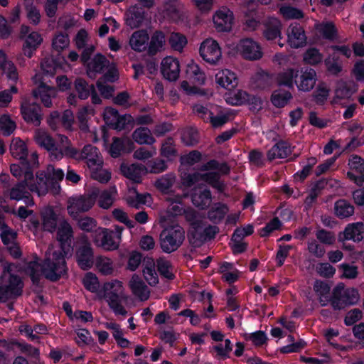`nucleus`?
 I'll use <instances>...</instances> for the list:
<instances>
[{"label":"nucleus","mask_w":364,"mask_h":364,"mask_svg":"<svg viewBox=\"0 0 364 364\" xmlns=\"http://www.w3.org/2000/svg\"><path fill=\"white\" fill-rule=\"evenodd\" d=\"M72 237L71 226L68 222L62 221L57 231V239L60 247H49L43 265L37 260L28 264L26 272L30 275L33 283L36 282L41 275L50 280H56L65 273V257L72 252Z\"/></svg>","instance_id":"obj_1"},{"label":"nucleus","mask_w":364,"mask_h":364,"mask_svg":"<svg viewBox=\"0 0 364 364\" xmlns=\"http://www.w3.org/2000/svg\"><path fill=\"white\" fill-rule=\"evenodd\" d=\"M34 141L38 146L48 152L51 160L59 161L64 156L77 157V150L65 135L58 134L54 139L46 130L37 129L34 134Z\"/></svg>","instance_id":"obj_2"},{"label":"nucleus","mask_w":364,"mask_h":364,"mask_svg":"<svg viewBox=\"0 0 364 364\" xmlns=\"http://www.w3.org/2000/svg\"><path fill=\"white\" fill-rule=\"evenodd\" d=\"M98 298L107 302L114 315L122 316L127 315V303L129 296L124 293L122 282L112 279L105 282L98 291Z\"/></svg>","instance_id":"obj_3"},{"label":"nucleus","mask_w":364,"mask_h":364,"mask_svg":"<svg viewBox=\"0 0 364 364\" xmlns=\"http://www.w3.org/2000/svg\"><path fill=\"white\" fill-rule=\"evenodd\" d=\"M202 171L206 172L182 174L181 181L183 185L191 187L196 183L205 181L213 187L222 190L223 184L219 181V174L228 173L230 168L225 163L220 164L215 160H212L203 166Z\"/></svg>","instance_id":"obj_4"},{"label":"nucleus","mask_w":364,"mask_h":364,"mask_svg":"<svg viewBox=\"0 0 364 364\" xmlns=\"http://www.w3.org/2000/svg\"><path fill=\"white\" fill-rule=\"evenodd\" d=\"M10 170L14 177L21 179L31 192L36 193L38 196H43L48 193V185L43 180V173H37L34 176L32 171L25 163L21 165L12 164Z\"/></svg>","instance_id":"obj_5"},{"label":"nucleus","mask_w":364,"mask_h":364,"mask_svg":"<svg viewBox=\"0 0 364 364\" xmlns=\"http://www.w3.org/2000/svg\"><path fill=\"white\" fill-rule=\"evenodd\" d=\"M0 262L4 269L1 277L0 301H6L13 296L19 295L23 285L20 278L11 273L13 271L14 264L3 259H1Z\"/></svg>","instance_id":"obj_6"},{"label":"nucleus","mask_w":364,"mask_h":364,"mask_svg":"<svg viewBox=\"0 0 364 364\" xmlns=\"http://www.w3.org/2000/svg\"><path fill=\"white\" fill-rule=\"evenodd\" d=\"M185 239V231L178 224L164 228L160 234L161 247L164 252L170 253L176 250Z\"/></svg>","instance_id":"obj_7"},{"label":"nucleus","mask_w":364,"mask_h":364,"mask_svg":"<svg viewBox=\"0 0 364 364\" xmlns=\"http://www.w3.org/2000/svg\"><path fill=\"white\" fill-rule=\"evenodd\" d=\"M122 228L116 227L114 230L99 228L95 231V244L105 250H117L122 240Z\"/></svg>","instance_id":"obj_8"},{"label":"nucleus","mask_w":364,"mask_h":364,"mask_svg":"<svg viewBox=\"0 0 364 364\" xmlns=\"http://www.w3.org/2000/svg\"><path fill=\"white\" fill-rule=\"evenodd\" d=\"M359 299L360 294L357 289L346 288L343 284H339L333 290L331 303L334 309H342L346 306L357 304Z\"/></svg>","instance_id":"obj_9"},{"label":"nucleus","mask_w":364,"mask_h":364,"mask_svg":"<svg viewBox=\"0 0 364 364\" xmlns=\"http://www.w3.org/2000/svg\"><path fill=\"white\" fill-rule=\"evenodd\" d=\"M97 195V190L92 189L88 197L80 196L69 198L67 208L70 215L77 218L80 213L90 210L95 203Z\"/></svg>","instance_id":"obj_10"},{"label":"nucleus","mask_w":364,"mask_h":364,"mask_svg":"<svg viewBox=\"0 0 364 364\" xmlns=\"http://www.w3.org/2000/svg\"><path fill=\"white\" fill-rule=\"evenodd\" d=\"M94 50L95 47L90 46L84 50L81 56V60L87 66V73L91 78L95 77L97 73H100L104 68L109 65V61L101 54L95 55L88 61L90 55Z\"/></svg>","instance_id":"obj_11"},{"label":"nucleus","mask_w":364,"mask_h":364,"mask_svg":"<svg viewBox=\"0 0 364 364\" xmlns=\"http://www.w3.org/2000/svg\"><path fill=\"white\" fill-rule=\"evenodd\" d=\"M236 50L239 55L247 60H257L263 55L260 45L251 38L240 40L236 46Z\"/></svg>","instance_id":"obj_12"},{"label":"nucleus","mask_w":364,"mask_h":364,"mask_svg":"<svg viewBox=\"0 0 364 364\" xmlns=\"http://www.w3.org/2000/svg\"><path fill=\"white\" fill-rule=\"evenodd\" d=\"M199 52L201 58L211 65L218 64L222 58V50L218 43L211 38L201 43Z\"/></svg>","instance_id":"obj_13"},{"label":"nucleus","mask_w":364,"mask_h":364,"mask_svg":"<svg viewBox=\"0 0 364 364\" xmlns=\"http://www.w3.org/2000/svg\"><path fill=\"white\" fill-rule=\"evenodd\" d=\"M33 80L35 84L38 85V87L33 91L34 97L40 99L45 107H50L52 99L55 98L57 95L56 90L46 85L44 79L40 74H36Z\"/></svg>","instance_id":"obj_14"},{"label":"nucleus","mask_w":364,"mask_h":364,"mask_svg":"<svg viewBox=\"0 0 364 364\" xmlns=\"http://www.w3.org/2000/svg\"><path fill=\"white\" fill-rule=\"evenodd\" d=\"M317 80V74L314 69L304 68L298 70L294 83L299 91L307 92L314 87Z\"/></svg>","instance_id":"obj_15"},{"label":"nucleus","mask_w":364,"mask_h":364,"mask_svg":"<svg viewBox=\"0 0 364 364\" xmlns=\"http://www.w3.org/2000/svg\"><path fill=\"white\" fill-rule=\"evenodd\" d=\"M213 21L218 32L230 31L234 23L233 13L228 8L222 7L214 14Z\"/></svg>","instance_id":"obj_16"},{"label":"nucleus","mask_w":364,"mask_h":364,"mask_svg":"<svg viewBox=\"0 0 364 364\" xmlns=\"http://www.w3.org/2000/svg\"><path fill=\"white\" fill-rule=\"evenodd\" d=\"M186 219L193 225V228L200 234H205L208 236H214L218 232V229L215 226H203L201 216L193 208H188L184 210Z\"/></svg>","instance_id":"obj_17"},{"label":"nucleus","mask_w":364,"mask_h":364,"mask_svg":"<svg viewBox=\"0 0 364 364\" xmlns=\"http://www.w3.org/2000/svg\"><path fill=\"white\" fill-rule=\"evenodd\" d=\"M287 42L291 48L303 47L306 43V36L303 28L298 23H291L287 30Z\"/></svg>","instance_id":"obj_18"},{"label":"nucleus","mask_w":364,"mask_h":364,"mask_svg":"<svg viewBox=\"0 0 364 364\" xmlns=\"http://www.w3.org/2000/svg\"><path fill=\"white\" fill-rule=\"evenodd\" d=\"M348 165L350 171L348 172V178L357 185L364 184V161L358 156H353L349 159Z\"/></svg>","instance_id":"obj_19"},{"label":"nucleus","mask_w":364,"mask_h":364,"mask_svg":"<svg viewBox=\"0 0 364 364\" xmlns=\"http://www.w3.org/2000/svg\"><path fill=\"white\" fill-rule=\"evenodd\" d=\"M226 102L232 105H240L244 103L254 104L255 107H261L262 101L259 97L250 96L246 91L238 90L226 96Z\"/></svg>","instance_id":"obj_20"},{"label":"nucleus","mask_w":364,"mask_h":364,"mask_svg":"<svg viewBox=\"0 0 364 364\" xmlns=\"http://www.w3.org/2000/svg\"><path fill=\"white\" fill-rule=\"evenodd\" d=\"M117 70L115 66L112 65L104 77L100 79L97 82V87L104 97L109 98L112 96L114 92L113 87L107 85L106 81L114 82L117 80Z\"/></svg>","instance_id":"obj_21"},{"label":"nucleus","mask_w":364,"mask_h":364,"mask_svg":"<svg viewBox=\"0 0 364 364\" xmlns=\"http://www.w3.org/2000/svg\"><path fill=\"white\" fill-rule=\"evenodd\" d=\"M357 87L352 81L340 80L336 82L332 103H338L341 100L350 98L357 91Z\"/></svg>","instance_id":"obj_22"},{"label":"nucleus","mask_w":364,"mask_h":364,"mask_svg":"<svg viewBox=\"0 0 364 364\" xmlns=\"http://www.w3.org/2000/svg\"><path fill=\"white\" fill-rule=\"evenodd\" d=\"M161 73L164 77L170 80H176L180 74V63L177 58L167 56L162 60Z\"/></svg>","instance_id":"obj_23"},{"label":"nucleus","mask_w":364,"mask_h":364,"mask_svg":"<svg viewBox=\"0 0 364 364\" xmlns=\"http://www.w3.org/2000/svg\"><path fill=\"white\" fill-rule=\"evenodd\" d=\"M21 111L25 121L36 126L40 124L41 115V107L38 105L25 100L21 103Z\"/></svg>","instance_id":"obj_24"},{"label":"nucleus","mask_w":364,"mask_h":364,"mask_svg":"<svg viewBox=\"0 0 364 364\" xmlns=\"http://www.w3.org/2000/svg\"><path fill=\"white\" fill-rule=\"evenodd\" d=\"M193 204L200 209L208 207L212 202L210 191L204 186H198L193 189L191 194Z\"/></svg>","instance_id":"obj_25"},{"label":"nucleus","mask_w":364,"mask_h":364,"mask_svg":"<svg viewBox=\"0 0 364 364\" xmlns=\"http://www.w3.org/2000/svg\"><path fill=\"white\" fill-rule=\"evenodd\" d=\"M215 82L223 88L232 90L237 86L238 78L231 70L222 69L215 74Z\"/></svg>","instance_id":"obj_26"},{"label":"nucleus","mask_w":364,"mask_h":364,"mask_svg":"<svg viewBox=\"0 0 364 364\" xmlns=\"http://www.w3.org/2000/svg\"><path fill=\"white\" fill-rule=\"evenodd\" d=\"M149 36L146 31L139 30L134 31L130 36L129 45L130 48L136 52L144 51L149 45Z\"/></svg>","instance_id":"obj_27"},{"label":"nucleus","mask_w":364,"mask_h":364,"mask_svg":"<svg viewBox=\"0 0 364 364\" xmlns=\"http://www.w3.org/2000/svg\"><path fill=\"white\" fill-rule=\"evenodd\" d=\"M128 286L132 294L141 301H146L149 298V290L139 276L132 275Z\"/></svg>","instance_id":"obj_28"},{"label":"nucleus","mask_w":364,"mask_h":364,"mask_svg":"<svg viewBox=\"0 0 364 364\" xmlns=\"http://www.w3.org/2000/svg\"><path fill=\"white\" fill-rule=\"evenodd\" d=\"M75 159H85L89 168L103 161L98 149L92 145L84 146L81 154L77 153Z\"/></svg>","instance_id":"obj_29"},{"label":"nucleus","mask_w":364,"mask_h":364,"mask_svg":"<svg viewBox=\"0 0 364 364\" xmlns=\"http://www.w3.org/2000/svg\"><path fill=\"white\" fill-rule=\"evenodd\" d=\"M26 188L27 186L21 181L16 186H13L9 191V197L14 200H23L28 205H33L34 203L32 198Z\"/></svg>","instance_id":"obj_30"},{"label":"nucleus","mask_w":364,"mask_h":364,"mask_svg":"<svg viewBox=\"0 0 364 364\" xmlns=\"http://www.w3.org/2000/svg\"><path fill=\"white\" fill-rule=\"evenodd\" d=\"M120 170L125 177L136 183H139L141 176L147 172L144 166L135 164H123L121 165Z\"/></svg>","instance_id":"obj_31"},{"label":"nucleus","mask_w":364,"mask_h":364,"mask_svg":"<svg viewBox=\"0 0 364 364\" xmlns=\"http://www.w3.org/2000/svg\"><path fill=\"white\" fill-rule=\"evenodd\" d=\"M282 28V23L278 18H269L265 23V28L263 32L264 36L268 41H273L277 38L281 39Z\"/></svg>","instance_id":"obj_32"},{"label":"nucleus","mask_w":364,"mask_h":364,"mask_svg":"<svg viewBox=\"0 0 364 364\" xmlns=\"http://www.w3.org/2000/svg\"><path fill=\"white\" fill-rule=\"evenodd\" d=\"M186 75L188 80L193 85H201L205 83V73L193 61H191L187 65Z\"/></svg>","instance_id":"obj_33"},{"label":"nucleus","mask_w":364,"mask_h":364,"mask_svg":"<svg viewBox=\"0 0 364 364\" xmlns=\"http://www.w3.org/2000/svg\"><path fill=\"white\" fill-rule=\"evenodd\" d=\"M364 224L357 222L348 224L343 232V237L347 240L360 242L363 238Z\"/></svg>","instance_id":"obj_34"},{"label":"nucleus","mask_w":364,"mask_h":364,"mask_svg":"<svg viewBox=\"0 0 364 364\" xmlns=\"http://www.w3.org/2000/svg\"><path fill=\"white\" fill-rule=\"evenodd\" d=\"M134 149V143L129 138L114 139L109 153L112 157L119 156L122 152H129Z\"/></svg>","instance_id":"obj_35"},{"label":"nucleus","mask_w":364,"mask_h":364,"mask_svg":"<svg viewBox=\"0 0 364 364\" xmlns=\"http://www.w3.org/2000/svg\"><path fill=\"white\" fill-rule=\"evenodd\" d=\"M43 37L42 36L36 32H31L25 39V43L23 46V51L24 54L31 58L36 48L42 43Z\"/></svg>","instance_id":"obj_36"},{"label":"nucleus","mask_w":364,"mask_h":364,"mask_svg":"<svg viewBox=\"0 0 364 364\" xmlns=\"http://www.w3.org/2000/svg\"><path fill=\"white\" fill-rule=\"evenodd\" d=\"M96 189L98 191L97 198L98 197L99 205L104 209L109 208L117 197V188L115 186H111L101 193H100L97 188Z\"/></svg>","instance_id":"obj_37"},{"label":"nucleus","mask_w":364,"mask_h":364,"mask_svg":"<svg viewBox=\"0 0 364 364\" xmlns=\"http://www.w3.org/2000/svg\"><path fill=\"white\" fill-rule=\"evenodd\" d=\"M250 83L253 89L263 90L270 87L272 80L267 72L259 70L251 77Z\"/></svg>","instance_id":"obj_38"},{"label":"nucleus","mask_w":364,"mask_h":364,"mask_svg":"<svg viewBox=\"0 0 364 364\" xmlns=\"http://www.w3.org/2000/svg\"><path fill=\"white\" fill-rule=\"evenodd\" d=\"M291 153V148L287 142L280 141L273 146L267 153V158L272 161L276 159H284Z\"/></svg>","instance_id":"obj_39"},{"label":"nucleus","mask_w":364,"mask_h":364,"mask_svg":"<svg viewBox=\"0 0 364 364\" xmlns=\"http://www.w3.org/2000/svg\"><path fill=\"white\" fill-rule=\"evenodd\" d=\"M127 196V203L132 207L138 208L141 205L150 204L151 196L149 193L139 194L135 189H130Z\"/></svg>","instance_id":"obj_40"},{"label":"nucleus","mask_w":364,"mask_h":364,"mask_svg":"<svg viewBox=\"0 0 364 364\" xmlns=\"http://www.w3.org/2000/svg\"><path fill=\"white\" fill-rule=\"evenodd\" d=\"M43 228L46 231L53 232L56 227L57 217L54 210L47 207L41 211Z\"/></svg>","instance_id":"obj_41"},{"label":"nucleus","mask_w":364,"mask_h":364,"mask_svg":"<svg viewBox=\"0 0 364 364\" xmlns=\"http://www.w3.org/2000/svg\"><path fill=\"white\" fill-rule=\"evenodd\" d=\"M330 289L329 285L324 282L316 280L314 282V290L318 296L321 306H326L331 301Z\"/></svg>","instance_id":"obj_42"},{"label":"nucleus","mask_w":364,"mask_h":364,"mask_svg":"<svg viewBox=\"0 0 364 364\" xmlns=\"http://www.w3.org/2000/svg\"><path fill=\"white\" fill-rule=\"evenodd\" d=\"M297 69L288 68L283 72L279 73L277 76V82L279 85L286 86L291 88L295 85L294 80L298 75Z\"/></svg>","instance_id":"obj_43"},{"label":"nucleus","mask_w":364,"mask_h":364,"mask_svg":"<svg viewBox=\"0 0 364 364\" xmlns=\"http://www.w3.org/2000/svg\"><path fill=\"white\" fill-rule=\"evenodd\" d=\"M143 275L149 285L154 286L158 284L159 278L155 270V263L153 259L148 258L145 260L143 268Z\"/></svg>","instance_id":"obj_44"},{"label":"nucleus","mask_w":364,"mask_h":364,"mask_svg":"<svg viewBox=\"0 0 364 364\" xmlns=\"http://www.w3.org/2000/svg\"><path fill=\"white\" fill-rule=\"evenodd\" d=\"M77 262L79 266L87 269L92 264V252L90 246L86 245L80 248L77 252Z\"/></svg>","instance_id":"obj_45"},{"label":"nucleus","mask_w":364,"mask_h":364,"mask_svg":"<svg viewBox=\"0 0 364 364\" xmlns=\"http://www.w3.org/2000/svg\"><path fill=\"white\" fill-rule=\"evenodd\" d=\"M43 173V180L47 182L48 189L49 188L50 183H58L62 181L64 178V172L62 169L55 168L53 165H48L46 168V172L40 171Z\"/></svg>","instance_id":"obj_46"},{"label":"nucleus","mask_w":364,"mask_h":364,"mask_svg":"<svg viewBox=\"0 0 364 364\" xmlns=\"http://www.w3.org/2000/svg\"><path fill=\"white\" fill-rule=\"evenodd\" d=\"M144 21V14L137 8L129 9L126 14V23L132 28L141 26Z\"/></svg>","instance_id":"obj_47"},{"label":"nucleus","mask_w":364,"mask_h":364,"mask_svg":"<svg viewBox=\"0 0 364 364\" xmlns=\"http://www.w3.org/2000/svg\"><path fill=\"white\" fill-rule=\"evenodd\" d=\"M228 116L222 112V109L217 105H212L209 112L208 120L214 127L223 126L228 122Z\"/></svg>","instance_id":"obj_48"},{"label":"nucleus","mask_w":364,"mask_h":364,"mask_svg":"<svg viewBox=\"0 0 364 364\" xmlns=\"http://www.w3.org/2000/svg\"><path fill=\"white\" fill-rule=\"evenodd\" d=\"M11 155L19 159L24 160L28 155V149L25 143L19 138H14L10 145Z\"/></svg>","instance_id":"obj_49"},{"label":"nucleus","mask_w":364,"mask_h":364,"mask_svg":"<svg viewBox=\"0 0 364 364\" xmlns=\"http://www.w3.org/2000/svg\"><path fill=\"white\" fill-rule=\"evenodd\" d=\"M164 16L174 21H180L183 16V7L176 1H171L164 6Z\"/></svg>","instance_id":"obj_50"},{"label":"nucleus","mask_w":364,"mask_h":364,"mask_svg":"<svg viewBox=\"0 0 364 364\" xmlns=\"http://www.w3.org/2000/svg\"><path fill=\"white\" fill-rule=\"evenodd\" d=\"M149 51L150 53L154 54L164 48L166 43L165 35L161 31H156L149 38Z\"/></svg>","instance_id":"obj_51"},{"label":"nucleus","mask_w":364,"mask_h":364,"mask_svg":"<svg viewBox=\"0 0 364 364\" xmlns=\"http://www.w3.org/2000/svg\"><path fill=\"white\" fill-rule=\"evenodd\" d=\"M102 165L103 161L89 169L93 179L101 183H107L111 178V173L107 169L104 168Z\"/></svg>","instance_id":"obj_52"},{"label":"nucleus","mask_w":364,"mask_h":364,"mask_svg":"<svg viewBox=\"0 0 364 364\" xmlns=\"http://www.w3.org/2000/svg\"><path fill=\"white\" fill-rule=\"evenodd\" d=\"M132 137L134 140L139 144H151L155 141L150 130L145 127L136 129L133 132Z\"/></svg>","instance_id":"obj_53"},{"label":"nucleus","mask_w":364,"mask_h":364,"mask_svg":"<svg viewBox=\"0 0 364 364\" xmlns=\"http://www.w3.org/2000/svg\"><path fill=\"white\" fill-rule=\"evenodd\" d=\"M220 272L223 274V279L229 283L235 282L239 277V272L232 263L223 262L220 267Z\"/></svg>","instance_id":"obj_54"},{"label":"nucleus","mask_w":364,"mask_h":364,"mask_svg":"<svg viewBox=\"0 0 364 364\" xmlns=\"http://www.w3.org/2000/svg\"><path fill=\"white\" fill-rule=\"evenodd\" d=\"M186 196H168L167 200L169 201L170 204L168 207V213L172 216L181 215L183 214L185 209L181 204V201L183 198Z\"/></svg>","instance_id":"obj_55"},{"label":"nucleus","mask_w":364,"mask_h":364,"mask_svg":"<svg viewBox=\"0 0 364 364\" xmlns=\"http://www.w3.org/2000/svg\"><path fill=\"white\" fill-rule=\"evenodd\" d=\"M335 213L341 218H348L353 215L354 207L345 200H339L335 203Z\"/></svg>","instance_id":"obj_56"},{"label":"nucleus","mask_w":364,"mask_h":364,"mask_svg":"<svg viewBox=\"0 0 364 364\" xmlns=\"http://www.w3.org/2000/svg\"><path fill=\"white\" fill-rule=\"evenodd\" d=\"M70 38L68 34L62 32L57 33L52 39V48L53 50L60 53L68 48Z\"/></svg>","instance_id":"obj_57"},{"label":"nucleus","mask_w":364,"mask_h":364,"mask_svg":"<svg viewBox=\"0 0 364 364\" xmlns=\"http://www.w3.org/2000/svg\"><path fill=\"white\" fill-rule=\"evenodd\" d=\"M176 181V176L173 173H168L159 178L155 181V186L161 192L168 193Z\"/></svg>","instance_id":"obj_58"},{"label":"nucleus","mask_w":364,"mask_h":364,"mask_svg":"<svg viewBox=\"0 0 364 364\" xmlns=\"http://www.w3.org/2000/svg\"><path fill=\"white\" fill-rule=\"evenodd\" d=\"M292 98L291 94L287 90L274 91L272 95V102L277 107H284Z\"/></svg>","instance_id":"obj_59"},{"label":"nucleus","mask_w":364,"mask_h":364,"mask_svg":"<svg viewBox=\"0 0 364 364\" xmlns=\"http://www.w3.org/2000/svg\"><path fill=\"white\" fill-rule=\"evenodd\" d=\"M94 114V109L90 106L84 107L78 112L77 119L80 123L79 127L82 131L87 132L88 130V118Z\"/></svg>","instance_id":"obj_60"},{"label":"nucleus","mask_w":364,"mask_h":364,"mask_svg":"<svg viewBox=\"0 0 364 364\" xmlns=\"http://www.w3.org/2000/svg\"><path fill=\"white\" fill-rule=\"evenodd\" d=\"M82 282L86 289L95 293L98 297V291L100 288L98 279L95 274L91 272L87 273L82 279Z\"/></svg>","instance_id":"obj_61"},{"label":"nucleus","mask_w":364,"mask_h":364,"mask_svg":"<svg viewBox=\"0 0 364 364\" xmlns=\"http://www.w3.org/2000/svg\"><path fill=\"white\" fill-rule=\"evenodd\" d=\"M16 128V122L9 114H3L0 117V130L4 135L11 134Z\"/></svg>","instance_id":"obj_62"},{"label":"nucleus","mask_w":364,"mask_h":364,"mask_svg":"<svg viewBox=\"0 0 364 364\" xmlns=\"http://www.w3.org/2000/svg\"><path fill=\"white\" fill-rule=\"evenodd\" d=\"M171 47L176 51H182L183 48L187 44V39L185 36L178 33H173L171 34L168 40Z\"/></svg>","instance_id":"obj_63"},{"label":"nucleus","mask_w":364,"mask_h":364,"mask_svg":"<svg viewBox=\"0 0 364 364\" xmlns=\"http://www.w3.org/2000/svg\"><path fill=\"white\" fill-rule=\"evenodd\" d=\"M96 267L99 272L104 275L112 274L114 271L112 261L107 257H100L96 260Z\"/></svg>","instance_id":"obj_64"}]
</instances>
